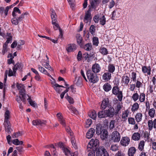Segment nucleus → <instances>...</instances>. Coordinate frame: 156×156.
<instances>
[{"label": "nucleus", "mask_w": 156, "mask_h": 156, "mask_svg": "<svg viewBox=\"0 0 156 156\" xmlns=\"http://www.w3.org/2000/svg\"><path fill=\"white\" fill-rule=\"evenodd\" d=\"M10 118V112L8 110H6L4 114V125L6 132L8 133L10 132L11 129V124L9 121Z\"/></svg>", "instance_id": "nucleus-1"}, {"label": "nucleus", "mask_w": 156, "mask_h": 156, "mask_svg": "<svg viewBox=\"0 0 156 156\" xmlns=\"http://www.w3.org/2000/svg\"><path fill=\"white\" fill-rule=\"evenodd\" d=\"M56 116L60 123L63 126L65 127L66 131L70 136H73V133L69 126H66L65 120L63 118V116L62 115V114L61 113H58L56 115Z\"/></svg>", "instance_id": "nucleus-2"}, {"label": "nucleus", "mask_w": 156, "mask_h": 156, "mask_svg": "<svg viewBox=\"0 0 156 156\" xmlns=\"http://www.w3.org/2000/svg\"><path fill=\"white\" fill-rule=\"evenodd\" d=\"M86 75L89 82L93 83H97L99 80L97 74L93 73L90 69L87 70Z\"/></svg>", "instance_id": "nucleus-3"}, {"label": "nucleus", "mask_w": 156, "mask_h": 156, "mask_svg": "<svg viewBox=\"0 0 156 156\" xmlns=\"http://www.w3.org/2000/svg\"><path fill=\"white\" fill-rule=\"evenodd\" d=\"M16 87L19 91V96L21 98H23L22 100L24 102L25 101V98H27V96L28 95L26 93V90L25 89V86L23 84L17 83Z\"/></svg>", "instance_id": "nucleus-4"}, {"label": "nucleus", "mask_w": 156, "mask_h": 156, "mask_svg": "<svg viewBox=\"0 0 156 156\" xmlns=\"http://www.w3.org/2000/svg\"><path fill=\"white\" fill-rule=\"evenodd\" d=\"M112 92L113 94L117 96L119 101H122L123 97L122 91L120 90L118 86H114L112 88Z\"/></svg>", "instance_id": "nucleus-5"}, {"label": "nucleus", "mask_w": 156, "mask_h": 156, "mask_svg": "<svg viewBox=\"0 0 156 156\" xmlns=\"http://www.w3.org/2000/svg\"><path fill=\"white\" fill-rule=\"evenodd\" d=\"M99 144V141L98 139H92L87 146V151H90L92 149H96V147Z\"/></svg>", "instance_id": "nucleus-6"}, {"label": "nucleus", "mask_w": 156, "mask_h": 156, "mask_svg": "<svg viewBox=\"0 0 156 156\" xmlns=\"http://www.w3.org/2000/svg\"><path fill=\"white\" fill-rule=\"evenodd\" d=\"M96 156H109L106 150L103 147H100L96 151Z\"/></svg>", "instance_id": "nucleus-7"}, {"label": "nucleus", "mask_w": 156, "mask_h": 156, "mask_svg": "<svg viewBox=\"0 0 156 156\" xmlns=\"http://www.w3.org/2000/svg\"><path fill=\"white\" fill-rule=\"evenodd\" d=\"M121 136L119 132L117 131H113L111 136V139L115 142H118L120 140Z\"/></svg>", "instance_id": "nucleus-8"}, {"label": "nucleus", "mask_w": 156, "mask_h": 156, "mask_svg": "<svg viewBox=\"0 0 156 156\" xmlns=\"http://www.w3.org/2000/svg\"><path fill=\"white\" fill-rule=\"evenodd\" d=\"M91 10L90 8H89L88 10L85 12V14L84 18L83 21L86 23H87L88 22L90 21L92 18L91 16Z\"/></svg>", "instance_id": "nucleus-9"}, {"label": "nucleus", "mask_w": 156, "mask_h": 156, "mask_svg": "<svg viewBox=\"0 0 156 156\" xmlns=\"http://www.w3.org/2000/svg\"><path fill=\"white\" fill-rule=\"evenodd\" d=\"M46 121L44 120L36 119L32 121V124L34 126H44L46 125Z\"/></svg>", "instance_id": "nucleus-10"}, {"label": "nucleus", "mask_w": 156, "mask_h": 156, "mask_svg": "<svg viewBox=\"0 0 156 156\" xmlns=\"http://www.w3.org/2000/svg\"><path fill=\"white\" fill-rule=\"evenodd\" d=\"M148 129L150 131L152 130L153 127L156 129V119H155L153 121L152 120H149L147 122Z\"/></svg>", "instance_id": "nucleus-11"}, {"label": "nucleus", "mask_w": 156, "mask_h": 156, "mask_svg": "<svg viewBox=\"0 0 156 156\" xmlns=\"http://www.w3.org/2000/svg\"><path fill=\"white\" fill-rule=\"evenodd\" d=\"M130 140L129 138L126 136L122 138L120 141L121 144L123 146H126L129 144Z\"/></svg>", "instance_id": "nucleus-12"}, {"label": "nucleus", "mask_w": 156, "mask_h": 156, "mask_svg": "<svg viewBox=\"0 0 156 156\" xmlns=\"http://www.w3.org/2000/svg\"><path fill=\"white\" fill-rule=\"evenodd\" d=\"M107 117H112L114 115L115 112L114 108L111 107H110L108 110H105Z\"/></svg>", "instance_id": "nucleus-13"}, {"label": "nucleus", "mask_w": 156, "mask_h": 156, "mask_svg": "<svg viewBox=\"0 0 156 156\" xmlns=\"http://www.w3.org/2000/svg\"><path fill=\"white\" fill-rule=\"evenodd\" d=\"M142 70L143 73L145 74V75H150L151 74V68L150 66L148 67L146 66H142Z\"/></svg>", "instance_id": "nucleus-14"}, {"label": "nucleus", "mask_w": 156, "mask_h": 156, "mask_svg": "<svg viewBox=\"0 0 156 156\" xmlns=\"http://www.w3.org/2000/svg\"><path fill=\"white\" fill-rule=\"evenodd\" d=\"M91 70L93 73L96 74L99 72L101 69V67L97 63H95L93 65Z\"/></svg>", "instance_id": "nucleus-15"}, {"label": "nucleus", "mask_w": 156, "mask_h": 156, "mask_svg": "<svg viewBox=\"0 0 156 156\" xmlns=\"http://www.w3.org/2000/svg\"><path fill=\"white\" fill-rule=\"evenodd\" d=\"M23 68V65L21 63H17L12 68L13 71L16 73L17 70H21Z\"/></svg>", "instance_id": "nucleus-16"}, {"label": "nucleus", "mask_w": 156, "mask_h": 156, "mask_svg": "<svg viewBox=\"0 0 156 156\" xmlns=\"http://www.w3.org/2000/svg\"><path fill=\"white\" fill-rule=\"evenodd\" d=\"M102 79L105 81L109 80L112 77V74L110 73L107 72L104 73L102 75Z\"/></svg>", "instance_id": "nucleus-17"}, {"label": "nucleus", "mask_w": 156, "mask_h": 156, "mask_svg": "<svg viewBox=\"0 0 156 156\" xmlns=\"http://www.w3.org/2000/svg\"><path fill=\"white\" fill-rule=\"evenodd\" d=\"M130 81V78L128 76H122V81L125 85L126 86L128 85Z\"/></svg>", "instance_id": "nucleus-18"}, {"label": "nucleus", "mask_w": 156, "mask_h": 156, "mask_svg": "<svg viewBox=\"0 0 156 156\" xmlns=\"http://www.w3.org/2000/svg\"><path fill=\"white\" fill-rule=\"evenodd\" d=\"M100 134L101 135L100 137L101 139L104 140L107 138L108 136V133L106 130L104 129L102 130V132Z\"/></svg>", "instance_id": "nucleus-19"}, {"label": "nucleus", "mask_w": 156, "mask_h": 156, "mask_svg": "<svg viewBox=\"0 0 156 156\" xmlns=\"http://www.w3.org/2000/svg\"><path fill=\"white\" fill-rule=\"evenodd\" d=\"M95 130L93 128H90L86 134V137L88 139L91 138L95 133Z\"/></svg>", "instance_id": "nucleus-20"}, {"label": "nucleus", "mask_w": 156, "mask_h": 156, "mask_svg": "<svg viewBox=\"0 0 156 156\" xmlns=\"http://www.w3.org/2000/svg\"><path fill=\"white\" fill-rule=\"evenodd\" d=\"M25 98V101L24 102L22 100V98H21L20 97H18V96H16V100L20 104L19 108L20 109H22L23 108V106L22 105L21 101H22L24 104H25L26 102V99Z\"/></svg>", "instance_id": "nucleus-21"}, {"label": "nucleus", "mask_w": 156, "mask_h": 156, "mask_svg": "<svg viewBox=\"0 0 156 156\" xmlns=\"http://www.w3.org/2000/svg\"><path fill=\"white\" fill-rule=\"evenodd\" d=\"M52 84L53 85V87L55 91L59 93L62 90H60L59 87H64L63 86L59 85L55 82L52 83Z\"/></svg>", "instance_id": "nucleus-22"}, {"label": "nucleus", "mask_w": 156, "mask_h": 156, "mask_svg": "<svg viewBox=\"0 0 156 156\" xmlns=\"http://www.w3.org/2000/svg\"><path fill=\"white\" fill-rule=\"evenodd\" d=\"M76 49V46L74 44L68 45L66 49L68 52H71L74 51Z\"/></svg>", "instance_id": "nucleus-23"}, {"label": "nucleus", "mask_w": 156, "mask_h": 156, "mask_svg": "<svg viewBox=\"0 0 156 156\" xmlns=\"http://www.w3.org/2000/svg\"><path fill=\"white\" fill-rule=\"evenodd\" d=\"M109 103V101L108 99H104L102 101L101 105V108L102 109H105L108 106Z\"/></svg>", "instance_id": "nucleus-24"}, {"label": "nucleus", "mask_w": 156, "mask_h": 156, "mask_svg": "<svg viewBox=\"0 0 156 156\" xmlns=\"http://www.w3.org/2000/svg\"><path fill=\"white\" fill-rule=\"evenodd\" d=\"M136 151V148L134 147H132L129 148L128 152V156H134Z\"/></svg>", "instance_id": "nucleus-25"}, {"label": "nucleus", "mask_w": 156, "mask_h": 156, "mask_svg": "<svg viewBox=\"0 0 156 156\" xmlns=\"http://www.w3.org/2000/svg\"><path fill=\"white\" fill-rule=\"evenodd\" d=\"M37 66L40 71L43 73L48 75L49 76L52 78L51 76L49 74L47 71L44 68L41 66L40 65H38Z\"/></svg>", "instance_id": "nucleus-26"}, {"label": "nucleus", "mask_w": 156, "mask_h": 156, "mask_svg": "<svg viewBox=\"0 0 156 156\" xmlns=\"http://www.w3.org/2000/svg\"><path fill=\"white\" fill-rule=\"evenodd\" d=\"M99 51L103 55H106L108 53L107 49L103 46L100 47Z\"/></svg>", "instance_id": "nucleus-27"}, {"label": "nucleus", "mask_w": 156, "mask_h": 156, "mask_svg": "<svg viewBox=\"0 0 156 156\" xmlns=\"http://www.w3.org/2000/svg\"><path fill=\"white\" fill-rule=\"evenodd\" d=\"M98 116L100 118H105L107 117L105 110H102L99 111L98 113Z\"/></svg>", "instance_id": "nucleus-28"}, {"label": "nucleus", "mask_w": 156, "mask_h": 156, "mask_svg": "<svg viewBox=\"0 0 156 156\" xmlns=\"http://www.w3.org/2000/svg\"><path fill=\"white\" fill-rule=\"evenodd\" d=\"M102 126L101 124L98 123L96 125V132L97 135H100L102 132Z\"/></svg>", "instance_id": "nucleus-29"}, {"label": "nucleus", "mask_w": 156, "mask_h": 156, "mask_svg": "<svg viewBox=\"0 0 156 156\" xmlns=\"http://www.w3.org/2000/svg\"><path fill=\"white\" fill-rule=\"evenodd\" d=\"M51 16L52 19V22L57 21V16L54 10L52 9H50Z\"/></svg>", "instance_id": "nucleus-30"}, {"label": "nucleus", "mask_w": 156, "mask_h": 156, "mask_svg": "<svg viewBox=\"0 0 156 156\" xmlns=\"http://www.w3.org/2000/svg\"><path fill=\"white\" fill-rule=\"evenodd\" d=\"M142 114L140 112L137 113L135 115V119L137 122H140L142 120Z\"/></svg>", "instance_id": "nucleus-31"}, {"label": "nucleus", "mask_w": 156, "mask_h": 156, "mask_svg": "<svg viewBox=\"0 0 156 156\" xmlns=\"http://www.w3.org/2000/svg\"><path fill=\"white\" fill-rule=\"evenodd\" d=\"M140 138V135L139 133H134L132 136V138L134 140H138Z\"/></svg>", "instance_id": "nucleus-32"}, {"label": "nucleus", "mask_w": 156, "mask_h": 156, "mask_svg": "<svg viewBox=\"0 0 156 156\" xmlns=\"http://www.w3.org/2000/svg\"><path fill=\"white\" fill-rule=\"evenodd\" d=\"M108 72L110 73H113L115 71V68L114 65L112 64H109L108 66Z\"/></svg>", "instance_id": "nucleus-33"}, {"label": "nucleus", "mask_w": 156, "mask_h": 156, "mask_svg": "<svg viewBox=\"0 0 156 156\" xmlns=\"http://www.w3.org/2000/svg\"><path fill=\"white\" fill-rule=\"evenodd\" d=\"M28 97V98H27V100L29 102L30 104L32 107H35L37 106V104L36 103H35V101H33L31 99V97L29 96H27V98Z\"/></svg>", "instance_id": "nucleus-34"}, {"label": "nucleus", "mask_w": 156, "mask_h": 156, "mask_svg": "<svg viewBox=\"0 0 156 156\" xmlns=\"http://www.w3.org/2000/svg\"><path fill=\"white\" fill-rule=\"evenodd\" d=\"M94 55V53L92 54L89 55L87 53H85L83 54V57L85 58V60H87L88 62H90L91 60L90 58L91 57H93Z\"/></svg>", "instance_id": "nucleus-35"}, {"label": "nucleus", "mask_w": 156, "mask_h": 156, "mask_svg": "<svg viewBox=\"0 0 156 156\" xmlns=\"http://www.w3.org/2000/svg\"><path fill=\"white\" fill-rule=\"evenodd\" d=\"M7 40L5 42V44H8L9 43H11L12 42V36L11 33H7Z\"/></svg>", "instance_id": "nucleus-36"}, {"label": "nucleus", "mask_w": 156, "mask_h": 156, "mask_svg": "<svg viewBox=\"0 0 156 156\" xmlns=\"http://www.w3.org/2000/svg\"><path fill=\"white\" fill-rule=\"evenodd\" d=\"M129 113V112L127 110L123 112L122 116V121H125L126 120L128 116Z\"/></svg>", "instance_id": "nucleus-37"}, {"label": "nucleus", "mask_w": 156, "mask_h": 156, "mask_svg": "<svg viewBox=\"0 0 156 156\" xmlns=\"http://www.w3.org/2000/svg\"><path fill=\"white\" fill-rule=\"evenodd\" d=\"M103 88L105 91L108 92L111 90L112 87L110 84L107 83L103 85Z\"/></svg>", "instance_id": "nucleus-38"}, {"label": "nucleus", "mask_w": 156, "mask_h": 156, "mask_svg": "<svg viewBox=\"0 0 156 156\" xmlns=\"http://www.w3.org/2000/svg\"><path fill=\"white\" fill-rule=\"evenodd\" d=\"M122 104L120 102L118 103L115 108V113L117 114L119 112L120 110L122 108Z\"/></svg>", "instance_id": "nucleus-39"}, {"label": "nucleus", "mask_w": 156, "mask_h": 156, "mask_svg": "<svg viewBox=\"0 0 156 156\" xmlns=\"http://www.w3.org/2000/svg\"><path fill=\"white\" fill-rule=\"evenodd\" d=\"M67 107L69 110L72 111V112L74 114H76L78 113V112L76 108L71 105H68Z\"/></svg>", "instance_id": "nucleus-40"}, {"label": "nucleus", "mask_w": 156, "mask_h": 156, "mask_svg": "<svg viewBox=\"0 0 156 156\" xmlns=\"http://www.w3.org/2000/svg\"><path fill=\"white\" fill-rule=\"evenodd\" d=\"M12 143L16 145H21L23 144V142L22 141H19L17 139H16L13 140L12 141Z\"/></svg>", "instance_id": "nucleus-41"}, {"label": "nucleus", "mask_w": 156, "mask_h": 156, "mask_svg": "<svg viewBox=\"0 0 156 156\" xmlns=\"http://www.w3.org/2000/svg\"><path fill=\"white\" fill-rule=\"evenodd\" d=\"M139 108V105L137 103H134L132 106L131 111L133 112L137 111Z\"/></svg>", "instance_id": "nucleus-42"}, {"label": "nucleus", "mask_w": 156, "mask_h": 156, "mask_svg": "<svg viewBox=\"0 0 156 156\" xmlns=\"http://www.w3.org/2000/svg\"><path fill=\"white\" fill-rule=\"evenodd\" d=\"M112 19L114 20L115 17H118L119 16V13L117 10H115L112 12Z\"/></svg>", "instance_id": "nucleus-43"}, {"label": "nucleus", "mask_w": 156, "mask_h": 156, "mask_svg": "<svg viewBox=\"0 0 156 156\" xmlns=\"http://www.w3.org/2000/svg\"><path fill=\"white\" fill-rule=\"evenodd\" d=\"M70 140L73 147L75 149H77V147L75 138H74L73 136H72Z\"/></svg>", "instance_id": "nucleus-44"}, {"label": "nucleus", "mask_w": 156, "mask_h": 156, "mask_svg": "<svg viewBox=\"0 0 156 156\" xmlns=\"http://www.w3.org/2000/svg\"><path fill=\"white\" fill-rule=\"evenodd\" d=\"M88 115L90 117L94 119H95L97 117L96 112L94 111H92L89 113Z\"/></svg>", "instance_id": "nucleus-45"}, {"label": "nucleus", "mask_w": 156, "mask_h": 156, "mask_svg": "<svg viewBox=\"0 0 156 156\" xmlns=\"http://www.w3.org/2000/svg\"><path fill=\"white\" fill-rule=\"evenodd\" d=\"M148 110V115L151 118H154L155 114V110L154 108H151Z\"/></svg>", "instance_id": "nucleus-46"}, {"label": "nucleus", "mask_w": 156, "mask_h": 156, "mask_svg": "<svg viewBox=\"0 0 156 156\" xmlns=\"http://www.w3.org/2000/svg\"><path fill=\"white\" fill-rule=\"evenodd\" d=\"M92 45L91 43H87L84 46V49L86 51H90L92 48Z\"/></svg>", "instance_id": "nucleus-47"}, {"label": "nucleus", "mask_w": 156, "mask_h": 156, "mask_svg": "<svg viewBox=\"0 0 156 156\" xmlns=\"http://www.w3.org/2000/svg\"><path fill=\"white\" fill-rule=\"evenodd\" d=\"M22 133L21 132L18 131L14 133L12 135V137L13 138H17L22 135Z\"/></svg>", "instance_id": "nucleus-48"}, {"label": "nucleus", "mask_w": 156, "mask_h": 156, "mask_svg": "<svg viewBox=\"0 0 156 156\" xmlns=\"http://www.w3.org/2000/svg\"><path fill=\"white\" fill-rule=\"evenodd\" d=\"M145 142L144 140L140 141L138 146V149L140 151H142L144 149Z\"/></svg>", "instance_id": "nucleus-49"}, {"label": "nucleus", "mask_w": 156, "mask_h": 156, "mask_svg": "<svg viewBox=\"0 0 156 156\" xmlns=\"http://www.w3.org/2000/svg\"><path fill=\"white\" fill-rule=\"evenodd\" d=\"M139 100L141 102L144 101L145 100V94L144 93H140L139 96Z\"/></svg>", "instance_id": "nucleus-50"}, {"label": "nucleus", "mask_w": 156, "mask_h": 156, "mask_svg": "<svg viewBox=\"0 0 156 156\" xmlns=\"http://www.w3.org/2000/svg\"><path fill=\"white\" fill-rule=\"evenodd\" d=\"M92 41L94 45L96 46H98L99 43V40L98 37H94L93 38Z\"/></svg>", "instance_id": "nucleus-51"}, {"label": "nucleus", "mask_w": 156, "mask_h": 156, "mask_svg": "<svg viewBox=\"0 0 156 156\" xmlns=\"http://www.w3.org/2000/svg\"><path fill=\"white\" fill-rule=\"evenodd\" d=\"M52 24L53 25V28L55 30H57L59 29V25L57 23V21H54L52 22Z\"/></svg>", "instance_id": "nucleus-52"}, {"label": "nucleus", "mask_w": 156, "mask_h": 156, "mask_svg": "<svg viewBox=\"0 0 156 156\" xmlns=\"http://www.w3.org/2000/svg\"><path fill=\"white\" fill-rule=\"evenodd\" d=\"M135 83L136 88L139 89L140 87H141L142 86V82H141L139 81L138 79H137V80H136V81Z\"/></svg>", "instance_id": "nucleus-53"}, {"label": "nucleus", "mask_w": 156, "mask_h": 156, "mask_svg": "<svg viewBox=\"0 0 156 156\" xmlns=\"http://www.w3.org/2000/svg\"><path fill=\"white\" fill-rule=\"evenodd\" d=\"M77 43L79 44H81L82 41V38L80 34H77L76 35Z\"/></svg>", "instance_id": "nucleus-54"}, {"label": "nucleus", "mask_w": 156, "mask_h": 156, "mask_svg": "<svg viewBox=\"0 0 156 156\" xmlns=\"http://www.w3.org/2000/svg\"><path fill=\"white\" fill-rule=\"evenodd\" d=\"M118 149V146L116 144H112L110 147V150L113 151H116Z\"/></svg>", "instance_id": "nucleus-55"}, {"label": "nucleus", "mask_w": 156, "mask_h": 156, "mask_svg": "<svg viewBox=\"0 0 156 156\" xmlns=\"http://www.w3.org/2000/svg\"><path fill=\"white\" fill-rule=\"evenodd\" d=\"M44 66L47 69L50 70L51 71H53V69L49 65V61H47L45 64L44 65Z\"/></svg>", "instance_id": "nucleus-56"}, {"label": "nucleus", "mask_w": 156, "mask_h": 156, "mask_svg": "<svg viewBox=\"0 0 156 156\" xmlns=\"http://www.w3.org/2000/svg\"><path fill=\"white\" fill-rule=\"evenodd\" d=\"M139 95L137 93H135L133 94L132 98L134 101H136L139 99Z\"/></svg>", "instance_id": "nucleus-57"}, {"label": "nucleus", "mask_w": 156, "mask_h": 156, "mask_svg": "<svg viewBox=\"0 0 156 156\" xmlns=\"http://www.w3.org/2000/svg\"><path fill=\"white\" fill-rule=\"evenodd\" d=\"M100 23L101 25H104L105 24L106 19L104 16H103L102 17L100 18Z\"/></svg>", "instance_id": "nucleus-58"}, {"label": "nucleus", "mask_w": 156, "mask_h": 156, "mask_svg": "<svg viewBox=\"0 0 156 156\" xmlns=\"http://www.w3.org/2000/svg\"><path fill=\"white\" fill-rule=\"evenodd\" d=\"M11 21L13 24H14L15 25H18L19 23L17 18L16 17H14L11 19Z\"/></svg>", "instance_id": "nucleus-59"}, {"label": "nucleus", "mask_w": 156, "mask_h": 156, "mask_svg": "<svg viewBox=\"0 0 156 156\" xmlns=\"http://www.w3.org/2000/svg\"><path fill=\"white\" fill-rule=\"evenodd\" d=\"M115 120H112L110 122L109 128L110 129H113L115 127Z\"/></svg>", "instance_id": "nucleus-60"}, {"label": "nucleus", "mask_w": 156, "mask_h": 156, "mask_svg": "<svg viewBox=\"0 0 156 156\" xmlns=\"http://www.w3.org/2000/svg\"><path fill=\"white\" fill-rule=\"evenodd\" d=\"M136 73L134 72H133L131 73V79L132 80L135 82L136 80Z\"/></svg>", "instance_id": "nucleus-61"}, {"label": "nucleus", "mask_w": 156, "mask_h": 156, "mask_svg": "<svg viewBox=\"0 0 156 156\" xmlns=\"http://www.w3.org/2000/svg\"><path fill=\"white\" fill-rule=\"evenodd\" d=\"M89 30L90 32L92 35L94 34L95 32V26L94 25H91L90 28Z\"/></svg>", "instance_id": "nucleus-62"}, {"label": "nucleus", "mask_w": 156, "mask_h": 156, "mask_svg": "<svg viewBox=\"0 0 156 156\" xmlns=\"http://www.w3.org/2000/svg\"><path fill=\"white\" fill-rule=\"evenodd\" d=\"M128 121L129 124L133 125L135 124L136 123L134 118L132 117H129L128 118Z\"/></svg>", "instance_id": "nucleus-63"}, {"label": "nucleus", "mask_w": 156, "mask_h": 156, "mask_svg": "<svg viewBox=\"0 0 156 156\" xmlns=\"http://www.w3.org/2000/svg\"><path fill=\"white\" fill-rule=\"evenodd\" d=\"M28 14L27 12H25L22 13L20 16L18 17L17 19L19 22L22 21L24 18V15H27Z\"/></svg>", "instance_id": "nucleus-64"}]
</instances>
